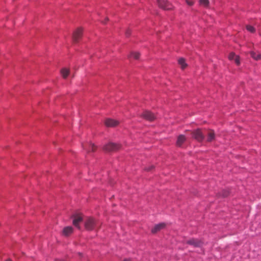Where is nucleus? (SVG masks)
I'll return each instance as SVG.
<instances>
[{"mask_svg":"<svg viewBox=\"0 0 261 261\" xmlns=\"http://www.w3.org/2000/svg\"><path fill=\"white\" fill-rule=\"evenodd\" d=\"M192 137L198 142H202L204 138L205 135L207 136L206 141L211 142L215 139V134L214 130L209 129L204 134L200 129H197L192 132Z\"/></svg>","mask_w":261,"mask_h":261,"instance_id":"nucleus-1","label":"nucleus"},{"mask_svg":"<svg viewBox=\"0 0 261 261\" xmlns=\"http://www.w3.org/2000/svg\"><path fill=\"white\" fill-rule=\"evenodd\" d=\"M97 225V221L93 218H87L85 221V227L87 230L91 231L94 230Z\"/></svg>","mask_w":261,"mask_h":261,"instance_id":"nucleus-2","label":"nucleus"},{"mask_svg":"<svg viewBox=\"0 0 261 261\" xmlns=\"http://www.w3.org/2000/svg\"><path fill=\"white\" fill-rule=\"evenodd\" d=\"M119 148V144L109 142L103 146V150L107 152H112L117 150Z\"/></svg>","mask_w":261,"mask_h":261,"instance_id":"nucleus-3","label":"nucleus"},{"mask_svg":"<svg viewBox=\"0 0 261 261\" xmlns=\"http://www.w3.org/2000/svg\"><path fill=\"white\" fill-rule=\"evenodd\" d=\"M159 6L165 10H169L172 9V5L171 4L165 0H157Z\"/></svg>","mask_w":261,"mask_h":261,"instance_id":"nucleus-4","label":"nucleus"},{"mask_svg":"<svg viewBox=\"0 0 261 261\" xmlns=\"http://www.w3.org/2000/svg\"><path fill=\"white\" fill-rule=\"evenodd\" d=\"M72 223L78 229H80V223L83 221V217L81 214H75L72 216Z\"/></svg>","mask_w":261,"mask_h":261,"instance_id":"nucleus-5","label":"nucleus"},{"mask_svg":"<svg viewBox=\"0 0 261 261\" xmlns=\"http://www.w3.org/2000/svg\"><path fill=\"white\" fill-rule=\"evenodd\" d=\"M186 243L196 247H200L203 244L201 240L196 239H192L186 241Z\"/></svg>","mask_w":261,"mask_h":261,"instance_id":"nucleus-6","label":"nucleus"},{"mask_svg":"<svg viewBox=\"0 0 261 261\" xmlns=\"http://www.w3.org/2000/svg\"><path fill=\"white\" fill-rule=\"evenodd\" d=\"M142 116L144 119L151 121L156 119V116L149 111H145Z\"/></svg>","mask_w":261,"mask_h":261,"instance_id":"nucleus-7","label":"nucleus"},{"mask_svg":"<svg viewBox=\"0 0 261 261\" xmlns=\"http://www.w3.org/2000/svg\"><path fill=\"white\" fill-rule=\"evenodd\" d=\"M83 34V31L81 28H78L73 33V40L74 42H77L81 38Z\"/></svg>","mask_w":261,"mask_h":261,"instance_id":"nucleus-8","label":"nucleus"},{"mask_svg":"<svg viewBox=\"0 0 261 261\" xmlns=\"http://www.w3.org/2000/svg\"><path fill=\"white\" fill-rule=\"evenodd\" d=\"M82 145L83 148L87 152L94 151L96 149L94 145L91 143H85Z\"/></svg>","mask_w":261,"mask_h":261,"instance_id":"nucleus-9","label":"nucleus"},{"mask_svg":"<svg viewBox=\"0 0 261 261\" xmlns=\"http://www.w3.org/2000/svg\"><path fill=\"white\" fill-rule=\"evenodd\" d=\"M105 124L108 127H115L119 124V122L114 119H107L105 120Z\"/></svg>","mask_w":261,"mask_h":261,"instance_id":"nucleus-10","label":"nucleus"},{"mask_svg":"<svg viewBox=\"0 0 261 261\" xmlns=\"http://www.w3.org/2000/svg\"><path fill=\"white\" fill-rule=\"evenodd\" d=\"M165 226V223H160L157 224L154 226L153 228L151 229V232L153 233H155L159 231Z\"/></svg>","mask_w":261,"mask_h":261,"instance_id":"nucleus-11","label":"nucleus"},{"mask_svg":"<svg viewBox=\"0 0 261 261\" xmlns=\"http://www.w3.org/2000/svg\"><path fill=\"white\" fill-rule=\"evenodd\" d=\"M73 232V228L71 226L65 227L62 233L64 236L67 237Z\"/></svg>","mask_w":261,"mask_h":261,"instance_id":"nucleus-12","label":"nucleus"},{"mask_svg":"<svg viewBox=\"0 0 261 261\" xmlns=\"http://www.w3.org/2000/svg\"><path fill=\"white\" fill-rule=\"evenodd\" d=\"M186 138L184 135H179L177 138V140L176 142V144L178 146L180 147L182 145V144L185 141Z\"/></svg>","mask_w":261,"mask_h":261,"instance_id":"nucleus-13","label":"nucleus"},{"mask_svg":"<svg viewBox=\"0 0 261 261\" xmlns=\"http://www.w3.org/2000/svg\"><path fill=\"white\" fill-rule=\"evenodd\" d=\"M228 58L230 60H234L235 62L237 63V64L239 65L240 64V61L238 57L234 53H230L229 55Z\"/></svg>","mask_w":261,"mask_h":261,"instance_id":"nucleus-14","label":"nucleus"},{"mask_svg":"<svg viewBox=\"0 0 261 261\" xmlns=\"http://www.w3.org/2000/svg\"><path fill=\"white\" fill-rule=\"evenodd\" d=\"M61 73L63 77L66 79L69 73V69L66 68H63L61 70Z\"/></svg>","mask_w":261,"mask_h":261,"instance_id":"nucleus-15","label":"nucleus"},{"mask_svg":"<svg viewBox=\"0 0 261 261\" xmlns=\"http://www.w3.org/2000/svg\"><path fill=\"white\" fill-rule=\"evenodd\" d=\"M178 64L180 65L182 69H185L187 66V64L185 63V60L183 58H180L178 60Z\"/></svg>","mask_w":261,"mask_h":261,"instance_id":"nucleus-16","label":"nucleus"},{"mask_svg":"<svg viewBox=\"0 0 261 261\" xmlns=\"http://www.w3.org/2000/svg\"><path fill=\"white\" fill-rule=\"evenodd\" d=\"M250 54H251V57L256 60L260 59L261 58L260 54H257L255 52L251 51Z\"/></svg>","mask_w":261,"mask_h":261,"instance_id":"nucleus-17","label":"nucleus"},{"mask_svg":"<svg viewBox=\"0 0 261 261\" xmlns=\"http://www.w3.org/2000/svg\"><path fill=\"white\" fill-rule=\"evenodd\" d=\"M246 29L251 32V33H254L255 32V29L254 27H253L251 25H246Z\"/></svg>","mask_w":261,"mask_h":261,"instance_id":"nucleus-18","label":"nucleus"},{"mask_svg":"<svg viewBox=\"0 0 261 261\" xmlns=\"http://www.w3.org/2000/svg\"><path fill=\"white\" fill-rule=\"evenodd\" d=\"M200 3L201 5L204 6H207L209 4V2L208 0H200Z\"/></svg>","mask_w":261,"mask_h":261,"instance_id":"nucleus-19","label":"nucleus"},{"mask_svg":"<svg viewBox=\"0 0 261 261\" xmlns=\"http://www.w3.org/2000/svg\"><path fill=\"white\" fill-rule=\"evenodd\" d=\"M229 191L227 190H223L221 193V195L223 197H226L229 195Z\"/></svg>","mask_w":261,"mask_h":261,"instance_id":"nucleus-20","label":"nucleus"},{"mask_svg":"<svg viewBox=\"0 0 261 261\" xmlns=\"http://www.w3.org/2000/svg\"><path fill=\"white\" fill-rule=\"evenodd\" d=\"M132 57H133L136 59H138L139 57V54L138 53L132 52Z\"/></svg>","mask_w":261,"mask_h":261,"instance_id":"nucleus-21","label":"nucleus"},{"mask_svg":"<svg viewBox=\"0 0 261 261\" xmlns=\"http://www.w3.org/2000/svg\"><path fill=\"white\" fill-rule=\"evenodd\" d=\"M153 168L154 166L153 165H150L147 167H146L145 169L147 171H151Z\"/></svg>","mask_w":261,"mask_h":261,"instance_id":"nucleus-22","label":"nucleus"},{"mask_svg":"<svg viewBox=\"0 0 261 261\" xmlns=\"http://www.w3.org/2000/svg\"><path fill=\"white\" fill-rule=\"evenodd\" d=\"M186 2L188 5H189V6H192L193 4V3L192 1H190L189 0H186Z\"/></svg>","mask_w":261,"mask_h":261,"instance_id":"nucleus-23","label":"nucleus"},{"mask_svg":"<svg viewBox=\"0 0 261 261\" xmlns=\"http://www.w3.org/2000/svg\"><path fill=\"white\" fill-rule=\"evenodd\" d=\"M6 261H12L11 259H8L7 260H6Z\"/></svg>","mask_w":261,"mask_h":261,"instance_id":"nucleus-24","label":"nucleus"},{"mask_svg":"<svg viewBox=\"0 0 261 261\" xmlns=\"http://www.w3.org/2000/svg\"><path fill=\"white\" fill-rule=\"evenodd\" d=\"M124 261H129L128 259H125Z\"/></svg>","mask_w":261,"mask_h":261,"instance_id":"nucleus-25","label":"nucleus"},{"mask_svg":"<svg viewBox=\"0 0 261 261\" xmlns=\"http://www.w3.org/2000/svg\"><path fill=\"white\" fill-rule=\"evenodd\" d=\"M126 34H127V35H129L128 32H126Z\"/></svg>","mask_w":261,"mask_h":261,"instance_id":"nucleus-26","label":"nucleus"}]
</instances>
